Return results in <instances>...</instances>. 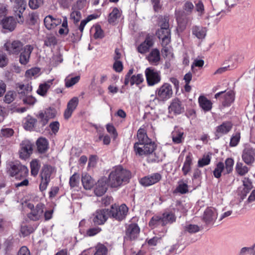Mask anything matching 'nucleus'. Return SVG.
Here are the masks:
<instances>
[{
	"label": "nucleus",
	"instance_id": "052dcab7",
	"mask_svg": "<svg viewBox=\"0 0 255 255\" xmlns=\"http://www.w3.org/2000/svg\"><path fill=\"white\" fill-rule=\"evenodd\" d=\"M40 69L37 67L32 68L27 70L25 72V76L31 78L33 76H37L40 72Z\"/></svg>",
	"mask_w": 255,
	"mask_h": 255
},
{
	"label": "nucleus",
	"instance_id": "a211bd4d",
	"mask_svg": "<svg viewBox=\"0 0 255 255\" xmlns=\"http://www.w3.org/2000/svg\"><path fill=\"white\" fill-rule=\"evenodd\" d=\"M169 113L174 115H179L184 111V107L182 106L181 102L177 98L172 100L169 107Z\"/></svg>",
	"mask_w": 255,
	"mask_h": 255
},
{
	"label": "nucleus",
	"instance_id": "e2e57ef3",
	"mask_svg": "<svg viewBox=\"0 0 255 255\" xmlns=\"http://www.w3.org/2000/svg\"><path fill=\"white\" fill-rule=\"evenodd\" d=\"M36 122V120L34 119L30 118L27 119L24 124V128L27 130H32L34 128Z\"/></svg>",
	"mask_w": 255,
	"mask_h": 255
},
{
	"label": "nucleus",
	"instance_id": "bb28decb",
	"mask_svg": "<svg viewBox=\"0 0 255 255\" xmlns=\"http://www.w3.org/2000/svg\"><path fill=\"white\" fill-rule=\"evenodd\" d=\"M193 157L192 153L188 152L186 155L183 166L182 168V171L183 175L186 176L191 170V166L193 164Z\"/></svg>",
	"mask_w": 255,
	"mask_h": 255
},
{
	"label": "nucleus",
	"instance_id": "9b49d317",
	"mask_svg": "<svg viewBox=\"0 0 255 255\" xmlns=\"http://www.w3.org/2000/svg\"><path fill=\"white\" fill-rule=\"evenodd\" d=\"M242 158L245 163L252 165L255 161V148L250 146L246 147L243 151Z\"/></svg>",
	"mask_w": 255,
	"mask_h": 255
},
{
	"label": "nucleus",
	"instance_id": "4c0bfd02",
	"mask_svg": "<svg viewBox=\"0 0 255 255\" xmlns=\"http://www.w3.org/2000/svg\"><path fill=\"white\" fill-rule=\"evenodd\" d=\"M214 177L216 178H219L222 175V173L225 174V165L222 162H219L216 165V167L213 172Z\"/></svg>",
	"mask_w": 255,
	"mask_h": 255
},
{
	"label": "nucleus",
	"instance_id": "69168bd1",
	"mask_svg": "<svg viewBox=\"0 0 255 255\" xmlns=\"http://www.w3.org/2000/svg\"><path fill=\"white\" fill-rule=\"evenodd\" d=\"M43 2V0H29L28 4L31 9H35L42 5Z\"/></svg>",
	"mask_w": 255,
	"mask_h": 255
},
{
	"label": "nucleus",
	"instance_id": "1a4fd4ad",
	"mask_svg": "<svg viewBox=\"0 0 255 255\" xmlns=\"http://www.w3.org/2000/svg\"><path fill=\"white\" fill-rule=\"evenodd\" d=\"M145 74L147 85L149 86H152L160 81L159 73L151 68L145 69Z\"/></svg>",
	"mask_w": 255,
	"mask_h": 255
},
{
	"label": "nucleus",
	"instance_id": "473e14b6",
	"mask_svg": "<svg viewBox=\"0 0 255 255\" xmlns=\"http://www.w3.org/2000/svg\"><path fill=\"white\" fill-rule=\"evenodd\" d=\"M172 141L174 143L178 144L181 143L184 139V132L182 129L175 128L171 134Z\"/></svg>",
	"mask_w": 255,
	"mask_h": 255
},
{
	"label": "nucleus",
	"instance_id": "cd10ccee",
	"mask_svg": "<svg viewBox=\"0 0 255 255\" xmlns=\"http://www.w3.org/2000/svg\"><path fill=\"white\" fill-rule=\"evenodd\" d=\"M198 103L200 108L205 112L211 111L212 108V102L204 96L199 97Z\"/></svg>",
	"mask_w": 255,
	"mask_h": 255
},
{
	"label": "nucleus",
	"instance_id": "6e6552de",
	"mask_svg": "<svg viewBox=\"0 0 255 255\" xmlns=\"http://www.w3.org/2000/svg\"><path fill=\"white\" fill-rule=\"evenodd\" d=\"M110 217L109 209L97 210L93 215V222L96 225H103Z\"/></svg>",
	"mask_w": 255,
	"mask_h": 255
},
{
	"label": "nucleus",
	"instance_id": "5fc2aeb1",
	"mask_svg": "<svg viewBox=\"0 0 255 255\" xmlns=\"http://www.w3.org/2000/svg\"><path fill=\"white\" fill-rule=\"evenodd\" d=\"M58 32L60 35H67L69 32L67 18L66 16L63 17L62 27L59 29Z\"/></svg>",
	"mask_w": 255,
	"mask_h": 255
},
{
	"label": "nucleus",
	"instance_id": "72a5a7b5",
	"mask_svg": "<svg viewBox=\"0 0 255 255\" xmlns=\"http://www.w3.org/2000/svg\"><path fill=\"white\" fill-rule=\"evenodd\" d=\"M1 23L3 28L12 31L14 29L16 22L13 17L10 16L2 19Z\"/></svg>",
	"mask_w": 255,
	"mask_h": 255
},
{
	"label": "nucleus",
	"instance_id": "c03bdc74",
	"mask_svg": "<svg viewBox=\"0 0 255 255\" xmlns=\"http://www.w3.org/2000/svg\"><path fill=\"white\" fill-rule=\"evenodd\" d=\"M238 255H255V244L250 247L241 248Z\"/></svg>",
	"mask_w": 255,
	"mask_h": 255
},
{
	"label": "nucleus",
	"instance_id": "bf43d9fd",
	"mask_svg": "<svg viewBox=\"0 0 255 255\" xmlns=\"http://www.w3.org/2000/svg\"><path fill=\"white\" fill-rule=\"evenodd\" d=\"M243 185L244 186L243 192L245 195H246L253 188L252 183L250 180L248 178H244L243 181Z\"/></svg>",
	"mask_w": 255,
	"mask_h": 255
},
{
	"label": "nucleus",
	"instance_id": "e433bc0d",
	"mask_svg": "<svg viewBox=\"0 0 255 255\" xmlns=\"http://www.w3.org/2000/svg\"><path fill=\"white\" fill-rule=\"evenodd\" d=\"M27 167L21 164H17V177L22 179L26 178L28 175Z\"/></svg>",
	"mask_w": 255,
	"mask_h": 255
},
{
	"label": "nucleus",
	"instance_id": "c756f323",
	"mask_svg": "<svg viewBox=\"0 0 255 255\" xmlns=\"http://www.w3.org/2000/svg\"><path fill=\"white\" fill-rule=\"evenodd\" d=\"M146 58L151 64L157 65L160 59L159 50L156 48L153 49L147 56Z\"/></svg>",
	"mask_w": 255,
	"mask_h": 255
},
{
	"label": "nucleus",
	"instance_id": "3c124183",
	"mask_svg": "<svg viewBox=\"0 0 255 255\" xmlns=\"http://www.w3.org/2000/svg\"><path fill=\"white\" fill-rule=\"evenodd\" d=\"M175 191L182 194H185L188 191V186L186 183H184L182 180L178 182V185L177 186Z\"/></svg>",
	"mask_w": 255,
	"mask_h": 255
},
{
	"label": "nucleus",
	"instance_id": "4d7b16f0",
	"mask_svg": "<svg viewBox=\"0 0 255 255\" xmlns=\"http://www.w3.org/2000/svg\"><path fill=\"white\" fill-rule=\"evenodd\" d=\"M185 232L190 234H194L200 231V227L196 225L188 224L184 227Z\"/></svg>",
	"mask_w": 255,
	"mask_h": 255
},
{
	"label": "nucleus",
	"instance_id": "c85d7f7f",
	"mask_svg": "<svg viewBox=\"0 0 255 255\" xmlns=\"http://www.w3.org/2000/svg\"><path fill=\"white\" fill-rule=\"evenodd\" d=\"M53 79L49 80L43 83L40 84L39 85L36 93L41 96H46L48 90L53 84Z\"/></svg>",
	"mask_w": 255,
	"mask_h": 255
},
{
	"label": "nucleus",
	"instance_id": "8fccbe9b",
	"mask_svg": "<svg viewBox=\"0 0 255 255\" xmlns=\"http://www.w3.org/2000/svg\"><path fill=\"white\" fill-rule=\"evenodd\" d=\"M225 174L231 173L233 169L234 161L232 158H228L225 160Z\"/></svg>",
	"mask_w": 255,
	"mask_h": 255
},
{
	"label": "nucleus",
	"instance_id": "37998d69",
	"mask_svg": "<svg viewBox=\"0 0 255 255\" xmlns=\"http://www.w3.org/2000/svg\"><path fill=\"white\" fill-rule=\"evenodd\" d=\"M211 160V154L208 153L205 154L203 157L199 159L198 161V166L199 167H203L205 166L208 165L210 163Z\"/></svg>",
	"mask_w": 255,
	"mask_h": 255
},
{
	"label": "nucleus",
	"instance_id": "0eeeda50",
	"mask_svg": "<svg viewBox=\"0 0 255 255\" xmlns=\"http://www.w3.org/2000/svg\"><path fill=\"white\" fill-rule=\"evenodd\" d=\"M215 98H219L223 107H229L235 100V94L232 91L226 93H225L224 91H222L216 93L215 95Z\"/></svg>",
	"mask_w": 255,
	"mask_h": 255
},
{
	"label": "nucleus",
	"instance_id": "c9c22d12",
	"mask_svg": "<svg viewBox=\"0 0 255 255\" xmlns=\"http://www.w3.org/2000/svg\"><path fill=\"white\" fill-rule=\"evenodd\" d=\"M82 182L84 188L86 190L91 189L93 187L95 183L91 176L87 174H84L83 175L82 177Z\"/></svg>",
	"mask_w": 255,
	"mask_h": 255
},
{
	"label": "nucleus",
	"instance_id": "39448f33",
	"mask_svg": "<svg viewBox=\"0 0 255 255\" xmlns=\"http://www.w3.org/2000/svg\"><path fill=\"white\" fill-rule=\"evenodd\" d=\"M133 147L136 155L146 156L152 153L156 148V145L154 142L151 140L139 146L137 143H134Z\"/></svg>",
	"mask_w": 255,
	"mask_h": 255
},
{
	"label": "nucleus",
	"instance_id": "774afa93",
	"mask_svg": "<svg viewBox=\"0 0 255 255\" xmlns=\"http://www.w3.org/2000/svg\"><path fill=\"white\" fill-rule=\"evenodd\" d=\"M79 182V175L77 173H74L70 178L69 184L71 187H74L78 185Z\"/></svg>",
	"mask_w": 255,
	"mask_h": 255
},
{
	"label": "nucleus",
	"instance_id": "338daca9",
	"mask_svg": "<svg viewBox=\"0 0 255 255\" xmlns=\"http://www.w3.org/2000/svg\"><path fill=\"white\" fill-rule=\"evenodd\" d=\"M14 133V131L12 128H2L0 130V136L8 137L12 136Z\"/></svg>",
	"mask_w": 255,
	"mask_h": 255
},
{
	"label": "nucleus",
	"instance_id": "412c9836",
	"mask_svg": "<svg viewBox=\"0 0 255 255\" xmlns=\"http://www.w3.org/2000/svg\"><path fill=\"white\" fill-rule=\"evenodd\" d=\"M44 23L46 28L52 29L62 23L61 18L54 17L51 15L46 16L44 19Z\"/></svg>",
	"mask_w": 255,
	"mask_h": 255
},
{
	"label": "nucleus",
	"instance_id": "680f3d73",
	"mask_svg": "<svg viewBox=\"0 0 255 255\" xmlns=\"http://www.w3.org/2000/svg\"><path fill=\"white\" fill-rule=\"evenodd\" d=\"M106 129L107 131L113 136L114 139L117 138L118 134L116 128L112 124H107L106 125Z\"/></svg>",
	"mask_w": 255,
	"mask_h": 255
},
{
	"label": "nucleus",
	"instance_id": "aec40b11",
	"mask_svg": "<svg viewBox=\"0 0 255 255\" xmlns=\"http://www.w3.org/2000/svg\"><path fill=\"white\" fill-rule=\"evenodd\" d=\"M217 217L216 210L212 208H208L204 211L203 219L208 225H212Z\"/></svg>",
	"mask_w": 255,
	"mask_h": 255
},
{
	"label": "nucleus",
	"instance_id": "b1692460",
	"mask_svg": "<svg viewBox=\"0 0 255 255\" xmlns=\"http://www.w3.org/2000/svg\"><path fill=\"white\" fill-rule=\"evenodd\" d=\"M44 205L42 203L38 204L34 209L28 214V217L33 221L39 220L43 214Z\"/></svg>",
	"mask_w": 255,
	"mask_h": 255
},
{
	"label": "nucleus",
	"instance_id": "603ef678",
	"mask_svg": "<svg viewBox=\"0 0 255 255\" xmlns=\"http://www.w3.org/2000/svg\"><path fill=\"white\" fill-rule=\"evenodd\" d=\"M97 18V15L96 14L89 15L86 19L81 21L80 24L79 26V29L81 33L83 32L84 27L86 24L90 21Z\"/></svg>",
	"mask_w": 255,
	"mask_h": 255
},
{
	"label": "nucleus",
	"instance_id": "de8ad7c7",
	"mask_svg": "<svg viewBox=\"0 0 255 255\" xmlns=\"http://www.w3.org/2000/svg\"><path fill=\"white\" fill-rule=\"evenodd\" d=\"M144 80L143 76L141 74L133 75L129 79V83L131 86L135 84L138 85L143 82Z\"/></svg>",
	"mask_w": 255,
	"mask_h": 255
},
{
	"label": "nucleus",
	"instance_id": "13d9d810",
	"mask_svg": "<svg viewBox=\"0 0 255 255\" xmlns=\"http://www.w3.org/2000/svg\"><path fill=\"white\" fill-rule=\"evenodd\" d=\"M94 30L93 36L95 39H101L104 37V31L100 25H96L94 27Z\"/></svg>",
	"mask_w": 255,
	"mask_h": 255
},
{
	"label": "nucleus",
	"instance_id": "f03ea898",
	"mask_svg": "<svg viewBox=\"0 0 255 255\" xmlns=\"http://www.w3.org/2000/svg\"><path fill=\"white\" fill-rule=\"evenodd\" d=\"M173 95L171 85L167 83L163 84L155 90L154 100L158 102H164L170 99Z\"/></svg>",
	"mask_w": 255,
	"mask_h": 255
},
{
	"label": "nucleus",
	"instance_id": "ea45409f",
	"mask_svg": "<svg viewBox=\"0 0 255 255\" xmlns=\"http://www.w3.org/2000/svg\"><path fill=\"white\" fill-rule=\"evenodd\" d=\"M30 166L31 175L34 177L37 176L41 166L39 160L33 159L30 163Z\"/></svg>",
	"mask_w": 255,
	"mask_h": 255
},
{
	"label": "nucleus",
	"instance_id": "dca6fc26",
	"mask_svg": "<svg viewBox=\"0 0 255 255\" xmlns=\"http://www.w3.org/2000/svg\"><path fill=\"white\" fill-rule=\"evenodd\" d=\"M33 47L30 45L25 46L22 49L19 55V63L23 65H26L29 61V59Z\"/></svg>",
	"mask_w": 255,
	"mask_h": 255
},
{
	"label": "nucleus",
	"instance_id": "6e6d98bb",
	"mask_svg": "<svg viewBox=\"0 0 255 255\" xmlns=\"http://www.w3.org/2000/svg\"><path fill=\"white\" fill-rule=\"evenodd\" d=\"M241 138V134L239 132H236L234 134H233L231 138L230 142V146L231 147H235L236 146Z\"/></svg>",
	"mask_w": 255,
	"mask_h": 255
},
{
	"label": "nucleus",
	"instance_id": "a878e982",
	"mask_svg": "<svg viewBox=\"0 0 255 255\" xmlns=\"http://www.w3.org/2000/svg\"><path fill=\"white\" fill-rule=\"evenodd\" d=\"M32 90L31 84L27 83L26 84H19L17 87V92L20 98L22 99L26 96L30 94Z\"/></svg>",
	"mask_w": 255,
	"mask_h": 255
},
{
	"label": "nucleus",
	"instance_id": "7ed1b4c3",
	"mask_svg": "<svg viewBox=\"0 0 255 255\" xmlns=\"http://www.w3.org/2000/svg\"><path fill=\"white\" fill-rule=\"evenodd\" d=\"M54 168L50 165H45L43 166L40 173V183L39 190L41 191H45L50 181V176L54 172Z\"/></svg>",
	"mask_w": 255,
	"mask_h": 255
},
{
	"label": "nucleus",
	"instance_id": "7c9ffc66",
	"mask_svg": "<svg viewBox=\"0 0 255 255\" xmlns=\"http://www.w3.org/2000/svg\"><path fill=\"white\" fill-rule=\"evenodd\" d=\"M137 137L138 141L135 143H137L138 146L152 140L148 137L146 133V130L144 128H139L137 132Z\"/></svg>",
	"mask_w": 255,
	"mask_h": 255
},
{
	"label": "nucleus",
	"instance_id": "49530a36",
	"mask_svg": "<svg viewBox=\"0 0 255 255\" xmlns=\"http://www.w3.org/2000/svg\"><path fill=\"white\" fill-rule=\"evenodd\" d=\"M96 252L94 255H107L108 249L106 246L102 244H98L95 247Z\"/></svg>",
	"mask_w": 255,
	"mask_h": 255
},
{
	"label": "nucleus",
	"instance_id": "0e129e2a",
	"mask_svg": "<svg viewBox=\"0 0 255 255\" xmlns=\"http://www.w3.org/2000/svg\"><path fill=\"white\" fill-rule=\"evenodd\" d=\"M38 15L35 12H32L29 14V19L26 21V23L30 25H34L38 21Z\"/></svg>",
	"mask_w": 255,
	"mask_h": 255
},
{
	"label": "nucleus",
	"instance_id": "2eb2a0df",
	"mask_svg": "<svg viewBox=\"0 0 255 255\" xmlns=\"http://www.w3.org/2000/svg\"><path fill=\"white\" fill-rule=\"evenodd\" d=\"M153 45V36L148 34L144 41L137 47V51L141 54H144L148 52L150 47Z\"/></svg>",
	"mask_w": 255,
	"mask_h": 255
},
{
	"label": "nucleus",
	"instance_id": "6ab92c4d",
	"mask_svg": "<svg viewBox=\"0 0 255 255\" xmlns=\"http://www.w3.org/2000/svg\"><path fill=\"white\" fill-rule=\"evenodd\" d=\"M233 125L230 122H225L216 128L215 136L218 138L227 134L232 128Z\"/></svg>",
	"mask_w": 255,
	"mask_h": 255
},
{
	"label": "nucleus",
	"instance_id": "a19ab883",
	"mask_svg": "<svg viewBox=\"0 0 255 255\" xmlns=\"http://www.w3.org/2000/svg\"><path fill=\"white\" fill-rule=\"evenodd\" d=\"M162 220L161 216H154L149 221V226L152 228H154L158 226H164Z\"/></svg>",
	"mask_w": 255,
	"mask_h": 255
},
{
	"label": "nucleus",
	"instance_id": "4be33fe9",
	"mask_svg": "<svg viewBox=\"0 0 255 255\" xmlns=\"http://www.w3.org/2000/svg\"><path fill=\"white\" fill-rule=\"evenodd\" d=\"M108 186V179L106 180L104 178L99 179L94 190L95 194L98 196H102L106 192Z\"/></svg>",
	"mask_w": 255,
	"mask_h": 255
},
{
	"label": "nucleus",
	"instance_id": "58836bf2",
	"mask_svg": "<svg viewBox=\"0 0 255 255\" xmlns=\"http://www.w3.org/2000/svg\"><path fill=\"white\" fill-rule=\"evenodd\" d=\"M36 144L38 151L41 153L45 152L48 148V141L45 138H39L37 140Z\"/></svg>",
	"mask_w": 255,
	"mask_h": 255
},
{
	"label": "nucleus",
	"instance_id": "f257e3e1",
	"mask_svg": "<svg viewBox=\"0 0 255 255\" xmlns=\"http://www.w3.org/2000/svg\"><path fill=\"white\" fill-rule=\"evenodd\" d=\"M131 176L129 170L122 165L116 166L112 168L109 174L108 184L111 188H119L128 183Z\"/></svg>",
	"mask_w": 255,
	"mask_h": 255
},
{
	"label": "nucleus",
	"instance_id": "5701e85b",
	"mask_svg": "<svg viewBox=\"0 0 255 255\" xmlns=\"http://www.w3.org/2000/svg\"><path fill=\"white\" fill-rule=\"evenodd\" d=\"M79 100L77 97H73L68 103L67 109L64 112V118L68 119L72 115V113L76 108Z\"/></svg>",
	"mask_w": 255,
	"mask_h": 255
},
{
	"label": "nucleus",
	"instance_id": "864d4df0",
	"mask_svg": "<svg viewBox=\"0 0 255 255\" xmlns=\"http://www.w3.org/2000/svg\"><path fill=\"white\" fill-rule=\"evenodd\" d=\"M80 79V77L79 76H77L72 78H69V77H67L65 80V86L67 88L72 87L78 83Z\"/></svg>",
	"mask_w": 255,
	"mask_h": 255
},
{
	"label": "nucleus",
	"instance_id": "ddd939ff",
	"mask_svg": "<svg viewBox=\"0 0 255 255\" xmlns=\"http://www.w3.org/2000/svg\"><path fill=\"white\" fill-rule=\"evenodd\" d=\"M33 150V144L29 140H24L20 144L19 150V157L22 159L28 158L32 153Z\"/></svg>",
	"mask_w": 255,
	"mask_h": 255
},
{
	"label": "nucleus",
	"instance_id": "4468645a",
	"mask_svg": "<svg viewBox=\"0 0 255 255\" xmlns=\"http://www.w3.org/2000/svg\"><path fill=\"white\" fill-rule=\"evenodd\" d=\"M140 229L136 224H131L127 226L125 239L132 241L136 239L139 235Z\"/></svg>",
	"mask_w": 255,
	"mask_h": 255
},
{
	"label": "nucleus",
	"instance_id": "f8f14e48",
	"mask_svg": "<svg viewBox=\"0 0 255 255\" xmlns=\"http://www.w3.org/2000/svg\"><path fill=\"white\" fill-rule=\"evenodd\" d=\"M161 178L160 174L155 173L141 178L139 180V183L142 186L147 187L158 182Z\"/></svg>",
	"mask_w": 255,
	"mask_h": 255
},
{
	"label": "nucleus",
	"instance_id": "20e7f679",
	"mask_svg": "<svg viewBox=\"0 0 255 255\" xmlns=\"http://www.w3.org/2000/svg\"><path fill=\"white\" fill-rule=\"evenodd\" d=\"M183 208L182 203L179 201H176L175 203V207L172 208L173 210L166 211L162 215V222L163 225L165 226L168 224H172L176 221L175 212L181 210Z\"/></svg>",
	"mask_w": 255,
	"mask_h": 255
},
{
	"label": "nucleus",
	"instance_id": "f704fd0d",
	"mask_svg": "<svg viewBox=\"0 0 255 255\" xmlns=\"http://www.w3.org/2000/svg\"><path fill=\"white\" fill-rule=\"evenodd\" d=\"M122 11L117 7H114L110 13L108 21L111 24H115L121 16Z\"/></svg>",
	"mask_w": 255,
	"mask_h": 255
},
{
	"label": "nucleus",
	"instance_id": "a18cd8bd",
	"mask_svg": "<svg viewBox=\"0 0 255 255\" xmlns=\"http://www.w3.org/2000/svg\"><path fill=\"white\" fill-rule=\"evenodd\" d=\"M7 173L12 177L16 175V163L14 161H8L6 164Z\"/></svg>",
	"mask_w": 255,
	"mask_h": 255
},
{
	"label": "nucleus",
	"instance_id": "79ce46f5",
	"mask_svg": "<svg viewBox=\"0 0 255 255\" xmlns=\"http://www.w3.org/2000/svg\"><path fill=\"white\" fill-rule=\"evenodd\" d=\"M236 171L240 176H244L249 171V168L242 162H238L236 165Z\"/></svg>",
	"mask_w": 255,
	"mask_h": 255
},
{
	"label": "nucleus",
	"instance_id": "393cba45",
	"mask_svg": "<svg viewBox=\"0 0 255 255\" xmlns=\"http://www.w3.org/2000/svg\"><path fill=\"white\" fill-rule=\"evenodd\" d=\"M159 39H161L163 44H169L170 42V30L166 28H160L156 33Z\"/></svg>",
	"mask_w": 255,
	"mask_h": 255
},
{
	"label": "nucleus",
	"instance_id": "09e8293b",
	"mask_svg": "<svg viewBox=\"0 0 255 255\" xmlns=\"http://www.w3.org/2000/svg\"><path fill=\"white\" fill-rule=\"evenodd\" d=\"M4 47L9 54L16 53V41H7L4 44Z\"/></svg>",
	"mask_w": 255,
	"mask_h": 255
},
{
	"label": "nucleus",
	"instance_id": "2f4dec72",
	"mask_svg": "<svg viewBox=\"0 0 255 255\" xmlns=\"http://www.w3.org/2000/svg\"><path fill=\"white\" fill-rule=\"evenodd\" d=\"M207 29L202 26H193L192 28V33L193 35L199 39H204L206 35Z\"/></svg>",
	"mask_w": 255,
	"mask_h": 255
},
{
	"label": "nucleus",
	"instance_id": "f3484780",
	"mask_svg": "<svg viewBox=\"0 0 255 255\" xmlns=\"http://www.w3.org/2000/svg\"><path fill=\"white\" fill-rule=\"evenodd\" d=\"M84 3V1L79 0L72 7L70 18L73 20L75 23L79 22L82 17L81 13L79 10L83 7Z\"/></svg>",
	"mask_w": 255,
	"mask_h": 255
},
{
	"label": "nucleus",
	"instance_id": "9d476101",
	"mask_svg": "<svg viewBox=\"0 0 255 255\" xmlns=\"http://www.w3.org/2000/svg\"><path fill=\"white\" fill-rule=\"evenodd\" d=\"M57 114L56 110L54 108H48L43 112L39 113L38 118L40 119V122L43 127L45 126L49 120L54 119Z\"/></svg>",
	"mask_w": 255,
	"mask_h": 255
},
{
	"label": "nucleus",
	"instance_id": "423d86ee",
	"mask_svg": "<svg viewBox=\"0 0 255 255\" xmlns=\"http://www.w3.org/2000/svg\"><path fill=\"white\" fill-rule=\"evenodd\" d=\"M128 210V208L125 204H122L120 206L112 205L109 210L110 217L117 220L122 221L126 218Z\"/></svg>",
	"mask_w": 255,
	"mask_h": 255
}]
</instances>
